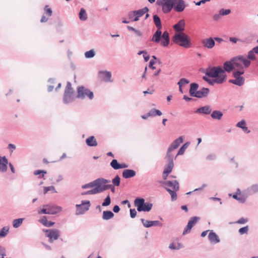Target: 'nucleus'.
<instances>
[{"label":"nucleus","mask_w":258,"mask_h":258,"mask_svg":"<svg viewBox=\"0 0 258 258\" xmlns=\"http://www.w3.org/2000/svg\"><path fill=\"white\" fill-rule=\"evenodd\" d=\"M79 18L82 21H85L87 19V15L83 9H81L79 13Z\"/></svg>","instance_id":"ea45409f"},{"label":"nucleus","mask_w":258,"mask_h":258,"mask_svg":"<svg viewBox=\"0 0 258 258\" xmlns=\"http://www.w3.org/2000/svg\"><path fill=\"white\" fill-rule=\"evenodd\" d=\"M162 32L161 29H157L156 32L154 33L152 39V41L156 43L159 42L161 38Z\"/></svg>","instance_id":"2f4dec72"},{"label":"nucleus","mask_w":258,"mask_h":258,"mask_svg":"<svg viewBox=\"0 0 258 258\" xmlns=\"http://www.w3.org/2000/svg\"><path fill=\"white\" fill-rule=\"evenodd\" d=\"M99 78L101 80L106 82H111V73L108 71H100L99 72Z\"/></svg>","instance_id":"dca6fc26"},{"label":"nucleus","mask_w":258,"mask_h":258,"mask_svg":"<svg viewBox=\"0 0 258 258\" xmlns=\"http://www.w3.org/2000/svg\"><path fill=\"white\" fill-rule=\"evenodd\" d=\"M110 181L104 178H98L94 180L95 188L96 194L101 192L104 190L111 188V184H109Z\"/></svg>","instance_id":"7ed1b4c3"},{"label":"nucleus","mask_w":258,"mask_h":258,"mask_svg":"<svg viewBox=\"0 0 258 258\" xmlns=\"http://www.w3.org/2000/svg\"><path fill=\"white\" fill-rule=\"evenodd\" d=\"M162 114V112L159 110L156 109H151L149 113H147V116H155L156 115L161 116Z\"/></svg>","instance_id":"c9c22d12"},{"label":"nucleus","mask_w":258,"mask_h":258,"mask_svg":"<svg viewBox=\"0 0 258 258\" xmlns=\"http://www.w3.org/2000/svg\"><path fill=\"white\" fill-rule=\"evenodd\" d=\"M166 159L169 162L167 166L165 167L164 170L163 172V178L164 180H166L169 174L172 171L174 164L173 161V158L172 157H169L166 156Z\"/></svg>","instance_id":"9b49d317"},{"label":"nucleus","mask_w":258,"mask_h":258,"mask_svg":"<svg viewBox=\"0 0 258 258\" xmlns=\"http://www.w3.org/2000/svg\"><path fill=\"white\" fill-rule=\"evenodd\" d=\"M41 223H42L43 225H46V224L48 222L47 218L45 216L42 217V218L40 220Z\"/></svg>","instance_id":"bf43d9fd"},{"label":"nucleus","mask_w":258,"mask_h":258,"mask_svg":"<svg viewBox=\"0 0 258 258\" xmlns=\"http://www.w3.org/2000/svg\"><path fill=\"white\" fill-rule=\"evenodd\" d=\"M223 70H224V72L226 71L229 73L233 69H235V68L234 66L233 59H232L230 61H226L223 64Z\"/></svg>","instance_id":"b1692460"},{"label":"nucleus","mask_w":258,"mask_h":258,"mask_svg":"<svg viewBox=\"0 0 258 258\" xmlns=\"http://www.w3.org/2000/svg\"><path fill=\"white\" fill-rule=\"evenodd\" d=\"M77 92L78 94L76 97L78 98L85 99L86 97H88L90 99L93 98V93L84 87H79L77 89Z\"/></svg>","instance_id":"0eeeda50"},{"label":"nucleus","mask_w":258,"mask_h":258,"mask_svg":"<svg viewBox=\"0 0 258 258\" xmlns=\"http://www.w3.org/2000/svg\"><path fill=\"white\" fill-rule=\"evenodd\" d=\"M149 10L147 7H145L142 9L138 11H135L134 14H135V18L133 20L134 21H137L139 20V18L143 16L145 13L148 12Z\"/></svg>","instance_id":"4be33fe9"},{"label":"nucleus","mask_w":258,"mask_h":258,"mask_svg":"<svg viewBox=\"0 0 258 258\" xmlns=\"http://www.w3.org/2000/svg\"><path fill=\"white\" fill-rule=\"evenodd\" d=\"M245 121L244 120H241L237 123L236 126L242 128L243 127V126H245Z\"/></svg>","instance_id":"4d7b16f0"},{"label":"nucleus","mask_w":258,"mask_h":258,"mask_svg":"<svg viewBox=\"0 0 258 258\" xmlns=\"http://www.w3.org/2000/svg\"><path fill=\"white\" fill-rule=\"evenodd\" d=\"M206 75L209 78L204 76L203 79L212 85L222 84L226 80V74L221 67L209 68Z\"/></svg>","instance_id":"f257e3e1"},{"label":"nucleus","mask_w":258,"mask_h":258,"mask_svg":"<svg viewBox=\"0 0 258 258\" xmlns=\"http://www.w3.org/2000/svg\"><path fill=\"white\" fill-rule=\"evenodd\" d=\"M153 20L154 22L158 29H161L162 25L160 18L157 15H155L153 16Z\"/></svg>","instance_id":"e433bc0d"},{"label":"nucleus","mask_w":258,"mask_h":258,"mask_svg":"<svg viewBox=\"0 0 258 258\" xmlns=\"http://www.w3.org/2000/svg\"><path fill=\"white\" fill-rule=\"evenodd\" d=\"M186 7V4L183 0H176L173 9L177 12H183Z\"/></svg>","instance_id":"2eb2a0df"},{"label":"nucleus","mask_w":258,"mask_h":258,"mask_svg":"<svg viewBox=\"0 0 258 258\" xmlns=\"http://www.w3.org/2000/svg\"><path fill=\"white\" fill-rule=\"evenodd\" d=\"M173 41L185 48H189L191 44L190 41V38L184 33H176L173 37Z\"/></svg>","instance_id":"f03ea898"},{"label":"nucleus","mask_w":258,"mask_h":258,"mask_svg":"<svg viewBox=\"0 0 258 258\" xmlns=\"http://www.w3.org/2000/svg\"><path fill=\"white\" fill-rule=\"evenodd\" d=\"M136 175V172L132 169H125L122 172V176L124 178H128L134 177Z\"/></svg>","instance_id":"cd10ccee"},{"label":"nucleus","mask_w":258,"mask_h":258,"mask_svg":"<svg viewBox=\"0 0 258 258\" xmlns=\"http://www.w3.org/2000/svg\"><path fill=\"white\" fill-rule=\"evenodd\" d=\"M130 215H131V217L132 218H135L137 215L136 210L135 209H131L130 210Z\"/></svg>","instance_id":"13d9d810"},{"label":"nucleus","mask_w":258,"mask_h":258,"mask_svg":"<svg viewBox=\"0 0 258 258\" xmlns=\"http://www.w3.org/2000/svg\"><path fill=\"white\" fill-rule=\"evenodd\" d=\"M8 160L6 157H0V171L2 172L6 171L7 169Z\"/></svg>","instance_id":"c85d7f7f"},{"label":"nucleus","mask_w":258,"mask_h":258,"mask_svg":"<svg viewBox=\"0 0 258 258\" xmlns=\"http://www.w3.org/2000/svg\"><path fill=\"white\" fill-rule=\"evenodd\" d=\"M162 183L165 185V188H169L172 190H178L179 188L178 182L176 180L167 181Z\"/></svg>","instance_id":"a211bd4d"},{"label":"nucleus","mask_w":258,"mask_h":258,"mask_svg":"<svg viewBox=\"0 0 258 258\" xmlns=\"http://www.w3.org/2000/svg\"><path fill=\"white\" fill-rule=\"evenodd\" d=\"M166 190L170 193L172 201H175L177 199L176 191L178 190H172L169 188L166 187Z\"/></svg>","instance_id":"58836bf2"},{"label":"nucleus","mask_w":258,"mask_h":258,"mask_svg":"<svg viewBox=\"0 0 258 258\" xmlns=\"http://www.w3.org/2000/svg\"><path fill=\"white\" fill-rule=\"evenodd\" d=\"M199 219V218L197 217H191L189 220L186 227L184 230L183 234L184 235L187 233H189L190 231L191 228L197 223Z\"/></svg>","instance_id":"4468645a"},{"label":"nucleus","mask_w":258,"mask_h":258,"mask_svg":"<svg viewBox=\"0 0 258 258\" xmlns=\"http://www.w3.org/2000/svg\"><path fill=\"white\" fill-rule=\"evenodd\" d=\"M189 83V81L185 79V78H182L178 82V85H179V87H182V86L187 84Z\"/></svg>","instance_id":"a18cd8bd"},{"label":"nucleus","mask_w":258,"mask_h":258,"mask_svg":"<svg viewBox=\"0 0 258 258\" xmlns=\"http://www.w3.org/2000/svg\"><path fill=\"white\" fill-rule=\"evenodd\" d=\"M209 239L211 242L213 243H217L220 242V239L218 236L214 232L211 231L208 235Z\"/></svg>","instance_id":"bb28decb"},{"label":"nucleus","mask_w":258,"mask_h":258,"mask_svg":"<svg viewBox=\"0 0 258 258\" xmlns=\"http://www.w3.org/2000/svg\"><path fill=\"white\" fill-rule=\"evenodd\" d=\"M183 142V138L182 137H179L178 139L175 140L170 145L168 148V152L167 153V157H172L173 158V155L171 154V152L174 150L177 149L180 144Z\"/></svg>","instance_id":"f8f14e48"},{"label":"nucleus","mask_w":258,"mask_h":258,"mask_svg":"<svg viewBox=\"0 0 258 258\" xmlns=\"http://www.w3.org/2000/svg\"><path fill=\"white\" fill-rule=\"evenodd\" d=\"M73 94L74 90L72 87V85L70 82H68L63 94V102L67 104L73 101L75 98Z\"/></svg>","instance_id":"39448f33"},{"label":"nucleus","mask_w":258,"mask_h":258,"mask_svg":"<svg viewBox=\"0 0 258 258\" xmlns=\"http://www.w3.org/2000/svg\"><path fill=\"white\" fill-rule=\"evenodd\" d=\"M155 90L153 89H148L147 91H145L143 92L144 95H146L147 94H152L154 92Z\"/></svg>","instance_id":"0e129e2a"},{"label":"nucleus","mask_w":258,"mask_h":258,"mask_svg":"<svg viewBox=\"0 0 258 258\" xmlns=\"http://www.w3.org/2000/svg\"><path fill=\"white\" fill-rule=\"evenodd\" d=\"M47 212H48L47 208L46 207H43V208L42 209H41L40 211H38V214H48Z\"/></svg>","instance_id":"680f3d73"},{"label":"nucleus","mask_w":258,"mask_h":258,"mask_svg":"<svg viewBox=\"0 0 258 258\" xmlns=\"http://www.w3.org/2000/svg\"><path fill=\"white\" fill-rule=\"evenodd\" d=\"M188 146V145L187 143H185L180 148V149L179 150L178 152V153L177 154L176 156L177 155H182L184 152H185V149L187 148Z\"/></svg>","instance_id":"c03bdc74"},{"label":"nucleus","mask_w":258,"mask_h":258,"mask_svg":"<svg viewBox=\"0 0 258 258\" xmlns=\"http://www.w3.org/2000/svg\"><path fill=\"white\" fill-rule=\"evenodd\" d=\"M235 70H243L244 68H247L250 64V61L243 56H238L233 59Z\"/></svg>","instance_id":"20e7f679"},{"label":"nucleus","mask_w":258,"mask_h":258,"mask_svg":"<svg viewBox=\"0 0 258 258\" xmlns=\"http://www.w3.org/2000/svg\"><path fill=\"white\" fill-rule=\"evenodd\" d=\"M44 10L45 13L48 15V17H50L52 15V11L51 9L49 8L48 6H46Z\"/></svg>","instance_id":"5fc2aeb1"},{"label":"nucleus","mask_w":258,"mask_h":258,"mask_svg":"<svg viewBox=\"0 0 258 258\" xmlns=\"http://www.w3.org/2000/svg\"><path fill=\"white\" fill-rule=\"evenodd\" d=\"M9 230V228L8 227L5 226L4 227L0 230V237H5L7 234L8 233Z\"/></svg>","instance_id":"a19ab883"},{"label":"nucleus","mask_w":258,"mask_h":258,"mask_svg":"<svg viewBox=\"0 0 258 258\" xmlns=\"http://www.w3.org/2000/svg\"><path fill=\"white\" fill-rule=\"evenodd\" d=\"M155 63V61L152 59L149 63V67L151 69H153V70L155 69V67L153 66Z\"/></svg>","instance_id":"338daca9"},{"label":"nucleus","mask_w":258,"mask_h":258,"mask_svg":"<svg viewBox=\"0 0 258 258\" xmlns=\"http://www.w3.org/2000/svg\"><path fill=\"white\" fill-rule=\"evenodd\" d=\"M54 190V186H48V187H45L44 188V194H46L49 190Z\"/></svg>","instance_id":"e2e57ef3"},{"label":"nucleus","mask_w":258,"mask_h":258,"mask_svg":"<svg viewBox=\"0 0 258 258\" xmlns=\"http://www.w3.org/2000/svg\"><path fill=\"white\" fill-rule=\"evenodd\" d=\"M44 207H46L48 210V214H55L61 211L62 209L60 207L55 205H44Z\"/></svg>","instance_id":"f3484780"},{"label":"nucleus","mask_w":258,"mask_h":258,"mask_svg":"<svg viewBox=\"0 0 258 258\" xmlns=\"http://www.w3.org/2000/svg\"><path fill=\"white\" fill-rule=\"evenodd\" d=\"M198 88V85L196 83H192L190 84V87L189 90L190 95L192 96L195 97V94L197 92V90Z\"/></svg>","instance_id":"f704fd0d"},{"label":"nucleus","mask_w":258,"mask_h":258,"mask_svg":"<svg viewBox=\"0 0 258 258\" xmlns=\"http://www.w3.org/2000/svg\"><path fill=\"white\" fill-rule=\"evenodd\" d=\"M23 219L20 218L15 219L13 221V225L14 228L19 227L22 223Z\"/></svg>","instance_id":"79ce46f5"},{"label":"nucleus","mask_w":258,"mask_h":258,"mask_svg":"<svg viewBox=\"0 0 258 258\" xmlns=\"http://www.w3.org/2000/svg\"><path fill=\"white\" fill-rule=\"evenodd\" d=\"M161 44L163 46L166 47L168 45L169 43V33L167 31H165L163 32V34L161 36Z\"/></svg>","instance_id":"5701e85b"},{"label":"nucleus","mask_w":258,"mask_h":258,"mask_svg":"<svg viewBox=\"0 0 258 258\" xmlns=\"http://www.w3.org/2000/svg\"><path fill=\"white\" fill-rule=\"evenodd\" d=\"M201 42L203 46L209 49L214 47L215 44V41L212 38L204 39Z\"/></svg>","instance_id":"6ab92c4d"},{"label":"nucleus","mask_w":258,"mask_h":258,"mask_svg":"<svg viewBox=\"0 0 258 258\" xmlns=\"http://www.w3.org/2000/svg\"><path fill=\"white\" fill-rule=\"evenodd\" d=\"M46 232V235L49 238V241L57 240L59 237V231L56 229L44 230Z\"/></svg>","instance_id":"ddd939ff"},{"label":"nucleus","mask_w":258,"mask_h":258,"mask_svg":"<svg viewBox=\"0 0 258 258\" xmlns=\"http://www.w3.org/2000/svg\"><path fill=\"white\" fill-rule=\"evenodd\" d=\"M182 247L181 244L177 241H174L169 246L170 249L172 250H177Z\"/></svg>","instance_id":"473e14b6"},{"label":"nucleus","mask_w":258,"mask_h":258,"mask_svg":"<svg viewBox=\"0 0 258 258\" xmlns=\"http://www.w3.org/2000/svg\"><path fill=\"white\" fill-rule=\"evenodd\" d=\"M135 206L137 208L138 211H149L152 207V204L145 203L144 199L137 198L135 200Z\"/></svg>","instance_id":"423d86ee"},{"label":"nucleus","mask_w":258,"mask_h":258,"mask_svg":"<svg viewBox=\"0 0 258 258\" xmlns=\"http://www.w3.org/2000/svg\"><path fill=\"white\" fill-rule=\"evenodd\" d=\"M223 113L220 111H214L211 114V117L213 119H220Z\"/></svg>","instance_id":"4c0bfd02"},{"label":"nucleus","mask_w":258,"mask_h":258,"mask_svg":"<svg viewBox=\"0 0 258 258\" xmlns=\"http://www.w3.org/2000/svg\"><path fill=\"white\" fill-rule=\"evenodd\" d=\"M244 73V71H238L233 73L234 79L230 80L229 82L237 86H242L244 83V79L241 76Z\"/></svg>","instance_id":"6e6552de"},{"label":"nucleus","mask_w":258,"mask_h":258,"mask_svg":"<svg viewBox=\"0 0 258 258\" xmlns=\"http://www.w3.org/2000/svg\"><path fill=\"white\" fill-rule=\"evenodd\" d=\"M90 202L89 201H83L81 204L76 205V214H83L89 209Z\"/></svg>","instance_id":"1a4fd4ad"},{"label":"nucleus","mask_w":258,"mask_h":258,"mask_svg":"<svg viewBox=\"0 0 258 258\" xmlns=\"http://www.w3.org/2000/svg\"><path fill=\"white\" fill-rule=\"evenodd\" d=\"M231 11L229 9H222L219 12L222 16L227 15L230 13Z\"/></svg>","instance_id":"603ef678"},{"label":"nucleus","mask_w":258,"mask_h":258,"mask_svg":"<svg viewBox=\"0 0 258 258\" xmlns=\"http://www.w3.org/2000/svg\"><path fill=\"white\" fill-rule=\"evenodd\" d=\"M120 210V208L118 206H115L113 208V211L115 213H118Z\"/></svg>","instance_id":"774afa93"},{"label":"nucleus","mask_w":258,"mask_h":258,"mask_svg":"<svg viewBox=\"0 0 258 258\" xmlns=\"http://www.w3.org/2000/svg\"><path fill=\"white\" fill-rule=\"evenodd\" d=\"M94 187H95L94 181H93L91 182H90L88 184H84L82 186V188L83 189H86V188H92Z\"/></svg>","instance_id":"8fccbe9b"},{"label":"nucleus","mask_w":258,"mask_h":258,"mask_svg":"<svg viewBox=\"0 0 258 258\" xmlns=\"http://www.w3.org/2000/svg\"><path fill=\"white\" fill-rule=\"evenodd\" d=\"M96 194L95 190L93 188L91 190H89L88 191L84 192L82 194V195H94Z\"/></svg>","instance_id":"6e6d98bb"},{"label":"nucleus","mask_w":258,"mask_h":258,"mask_svg":"<svg viewBox=\"0 0 258 258\" xmlns=\"http://www.w3.org/2000/svg\"><path fill=\"white\" fill-rule=\"evenodd\" d=\"M247 222V220L246 219L241 218L239 220H238L236 223L243 224L246 223Z\"/></svg>","instance_id":"052dcab7"},{"label":"nucleus","mask_w":258,"mask_h":258,"mask_svg":"<svg viewBox=\"0 0 258 258\" xmlns=\"http://www.w3.org/2000/svg\"><path fill=\"white\" fill-rule=\"evenodd\" d=\"M185 22L183 20H180L176 24L174 25L173 28L177 33H183L184 30Z\"/></svg>","instance_id":"412c9836"},{"label":"nucleus","mask_w":258,"mask_h":258,"mask_svg":"<svg viewBox=\"0 0 258 258\" xmlns=\"http://www.w3.org/2000/svg\"><path fill=\"white\" fill-rule=\"evenodd\" d=\"M110 166L115 170L125 168L128 167V165L125 163L120 164L118 163L117 160L116 159L112 160V161L110 162Z\"/></svg>","instance_id":"aec40b11"},{"label":"nucleus","mask_w":258,"mask_h":258,"mask_svg":"<svg viewBox=\"0 0 258 258\" xmlns=\"http://www.w3.org/2000/svg\"><path fill=\"white\" fill-rule=\"evenodd\" d=\"M95 55V53L93 50H90L85 52V56L86 58H91Z\"/></svg>","instance_id":"de8ad7c7"},{"label":"nucleus","mask_w":258,"mask_h":258,"mask_svg":"<svg viewBox=\"0 0 258 258\" xmlns=\"http://www.w3.org/2000/svg\"><path fill=\"white\" fill-rule=\"evenodd\" d=\"M212 111V109L209 106H205L198 108L196 111V113L209 114Z\"/></svg>","instance_id":"a878e982"},{"label":"nucleus","mask_w":258,"mask_h":258,"mask_svg":"<svg viewBox=\"0 0 258 258\" xmlns=\"http://www.w3.org/2000/svg\"><path fill=\"white\" fill-rule=\"evenodd\" d=\"M209 92V90L208 88H203L201 90L196 92L195 97L198 98H202L206 96Z\"/></svg>","instance_id":"7c9ffc66"},{"label":"nucleus","mask_w":258,"mask_h":258,"mask_svg":"<svg viewBox=\"0 0 258 258\" xmlns=\"http://www.w3.org/2000/svg\"><path fill=\"white\" fill-rule=\"evenodd\" d=\"M221 15L220 14V13H219L218 14H215L213 16V19L215 20V21H218L219 20V19H220L221 18Z\"/></svg>","instance_id":"69168bd1"},{"label":"nucleus","mask_w":258,"mask_h":258,"mask_svg":"<svg viewBox=\"0 0 258 258\" xmlns=\"http://www.w3.org/2000/svg\"><path fill=\"white\" fill-rule=\"evenodd\" d=\"M111 200L109 196H108L102 203V206H107L110 204Z\"/></svg>","instance_id":"3c124183"},{"label":"nucleus","mask_w":258,"mask_h":258,"mask_svg":"<svg viewBox=\"0 0 258 258\" xmlns=\"http://www.w3.org/2000/svg\"><path fill=\"white\" fill-rule=\"evenodd\" d=\"M114 214L110 211H105L103 212L102 218L104 220H109L113 218Z\"/></svg>","instance_id":"72a5a7b5"},{"label":"nucleus","mask_w":258,"mask_h":258,"mask_svg":"<svg viewBox=\"0 0 258 258\" xmlns=\"http://www.w3.org/2000/svg\"><path fill=\"white\" fill-rule=\"evenodd\" d=\"M47 172L45 170H37L34 172V174L35 175H40L39 178L42 177L46 174Z\"/></svg>","instance_id":"37998d69"},{"label":"nucleus","mask_w":258,"mask_h":258,"mask_svg":"<svg viewBox=\"0 0 258 258\" xmlns=\"http://www.w3.org/2000/svg\"><path fill=\"white\" fill-rule=\"evenodd\" d=\"M141 221L144 226L146 227H150L153 226H156L160 224L158 221H147L144 219H142Z\"/></svg>","instance_id":"393cba45"},{"label":"nucleus","mask_w":258,"mask_h":258,"mask_svg":"<svg viewBox=\"0 0 258 258\" xmlns=\"http://www.w3.org/2000/svg\"><path fill=\"white\" fill-rule=\"evenodd\" d=\"M248 226H246L239 229V233L241 234H246L248 231Z\"/></svg>","instance_id":"49530a36"},{"label":"nucleus","mask_w":258,"mask_h":258,"mask_svg":"<svg viewBox=\"0 0 258 258\" xmlns=\"http://www.w3.org/2000/svg\"><path fill=\"white\" fill-rule=\"evenodd\" d=\"M248 58L249 60H254L255 59V56L253 51L250 50L248 52Z\"/></svg>","instance_id":"864d4df0"},{"label":"nucleus","mask_w":258,"mask_h":258,"mask_svg":"<svg viewBox=\"0 0 258 258\" xmlns=\"http://www.w3.org/2000/svg\"><path fill=\"white\" fill-rule=\"evenodd\" d=\"M112 183L115 186H119L120 184V178L117 175L112 179Z\"/></svg>","instance_id":"09e8293b"},{"label":"nucleus","mask_w":258,"mask_h":258,"mask_svg":"<svg viewBox=\"0 0 258 258\" xmlns=\"http://www.w3.org/2000/svg\"><path fill=\"white\" fill-rule=\"evenodd\" d=\"M176 0H163L161 2L162 11L164 13H169L173 8Z\"/></svg>","instance_id":"9d476101"},{"label":"nucleus","mask_w":258,"mask_h":258,"mask_svg":"<svg viewBox=\"0 0 258 258\" xmlns=\"http://www.w3.org/2000/svg\"><path fill=\"white\" fill-rule=\"evenodd\" d=\"M86 143L90 147H96L97 145V142L94 136L88 137L86 140Z\"/></svg>","instance_id":"c756f323"}]
</instances>
